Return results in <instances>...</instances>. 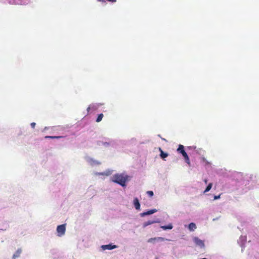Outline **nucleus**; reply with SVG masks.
Instances as JSON below:
<instances>
[{"instance_id":"6e6552de","label":"nucleus","mask_w":259,"mask_h":259,"mask_svg":"<svg viewBox=\"0 0 259 259\" xmlns=\"http://www.w3.org/2000/svg\"><path fill=\"white\" fill-rule=\"evenodd\" d=\"M157 211V210L156 209H148L146 211L143 212L142 213H140V216L141 217H144L146 215H149L151 214H152Z\"/></svg>"},{"instance_id":"6ab92c4d","label":"nucleus","mask_w":259,"mask_h":259,"mask_svg":"<svg viewBox=\"0 0 259 259\" xmlns=\"http://www.w3.org/2000/svg\"><path fill=\"white\" fill-rule=\"evenodd\" d=\"M212 186V184L211 183H209L207 185V186H206L205 190L204 191L203 193H205L209 191L210 190V189H211Z\"/></svg>"},{"instance_id":"c756f323","label":"nucleus","mask_w":259,"mask_h":259,"mask_svg":"<svg viewBox=\"0 0 259 259\" xmlns=\"http://www.w3.org/2000/svg\"><path fill=\"white\" fill-rule=\"evenodd\" d=\"M204 182H205V184H207V180L206 179H205V180H204Z\"/></svg>"},{"instance_id":"20e7f679","label":"nucleus","mask_w":259,"mask_h":259,"mask_svg":"<svg viewBox=\"0 0 259 259\" xmlns=\"http://www.w3.org/2000/svg\"><path fill=\"white\" fill-rule=\"evenodd\" d=\"M57 232L58 233V236L59 237H61L64 235L66 231V225L62 224L58 225L57 227Z\"/></svg>"},{"instance_id":"4be33fe9","label":"nucleus","mask_w":259,"mask_h":259,"mask_svg":"<svg viewBox=\"0 0 259 259\" xmlns=\"http://www.w3.org/2000/svg\"><path fill=\"white\" fill-rule=\"evenodd\" d=\"M146 193L149 197H152L154 195V193L152 191H148Z\"/></svg>"},{"instance_id":"9d476101","label":"nucleus","mask_w":259,"mask_h":259,"mask_svg":"<svg viewBox=\"0 0 259 259\" xmlns=\"http://www.w3.org/2000/svg\"><path fill=\"white\" fill-rule=\"evenodd\" d=\"M246 241V236H241L238 240V243L240 244V246L242 248V251H243V249L244 248V243Z\"/></svg>"},{"instance_id":"f8f14e48","label":"nucleus","mask_w":259,"mask_h":259,"mask_svg":"<svg viewBox=\"0 0 259 259\" xmlns=\"http://www.w3.org/2000/svg\"><path fill=\"white\" fill-rule=\"evenodd\" d=\"M113 170L111 169H107L104 172H96L95 175L98 176H108L111 175Z\"/></svg>"},{"instance_id":"aec40b11","label":"nucleus","mask_w":259,"mask_h":259,"mask_svg":"<svg viewBox=\"0 0 259 259\" xmlns=\"http://www.w3.org/2000/svg\"><path fill=\"white\" fill-rule=\"evenodd\" d=\"M103 113H100L98 115V116L96 119V121L97 122H100L102 119H103Z\"/></svg>"},{"instance_id":"c85d7f7f","label":"nucleus","mask_w":259,"mask_h":259,"mask_svg":"<svg viewBox=\"0 0 259 259\" xmlns=\"http://www.w3.org/2000/svg\"><path fill=\"white\" fill-rule=\"evenodd\" d=\"M98 1H100V2H102L103 3H105V0H98Z\"/></svg>"},{"instance_id":"f257e3e1","label":"nucleus","mask_w":259,"mask_h":259,"mask_svg":"<svg viewBox=\"0 0 259 259\" xmlns=\"http://www.w3.org/2000/svg\"><path fill=\"white\" fill-rule=\"evenodd\" d=\"M110 180L124 188L126 187L130 179V176L125 173H116L111 177Z\"/></svg>"},{"instance_id":"0eeeda50","label":"nucleus","mask_w":259,"mask_h":259,"mask_svg":"<svg viewBox=\"0 0 259 259\" xmlns=\"http://www.w3.org/2000/svg\"><path fill=\"white\" fill-rule=\"evenodd\" d=\"M118 246L116 245L113 244L112 243H109L108 244L102 245L101 246V249L103 250H113L114 249L117 248Z\"/></svg>"},{"instance_id":"b1692460","label":"nucleus","mask_w":259,"mask_h":259,"mask_svg":"<svg viewBox=\"0 0 259 259\" xmlns=\"http://www.w3.org/2000/svg\"><path fill=\"white\" fill-rule=\"evenodd\" d=\"M221 197V195H214L213 196V200H218L219 199H220Z\"/></svg>"},{"instance_id":"9b49d317","label":"nucleus","mask_w":259,"mask_h":259,"mask_svg":"<svg viewBox=\"0 0 259 259\" xmlns=\"http://www.w3.org/2000/svg\"><path fill=\"white\" fill-rule=\"evenodd\" d=\"M133 205L136 210H140L141 204L139 199L137 197H135L133 200Z\"/></svg>"},{"instance_id":"cd10ccee","label":"nucleus","mask_w":259,"mask_h":259,"mask_svg":"<svg viewBox=\"0 0 259 259\" xmlns=\"http://www.w3.org/2000/svg\"><path fill=\"white\" fill-rule=\"evenodd\" d=\"M218 218H214V219H213L212 221H215L218 220Z\"/></svg>"},{"instance_id":"2eb2a0df","label":"nucleus","mask_w":259,"mask_h":259,"mask_svg":"<svg viewBox=\"0 0 259 259\" xmlns=\"http://www.w3.org/2000/svg\"><path fill=\"white\" fill-rule=\"evenodd\" d=\"M22 253V249L18 248L12 256V259H16L19 257Z\"/></svg>"},{"instance_id":"ddd939ff","label":"nucleus","mask_w":259,"mask_h":259,"mask_svg":"<svg viewBox=\"0 0 259 259\" xmlns=\"http://www.w3.org/2000/svg\"><path fill=\"white\" fill-rule=\"evenodd\" d=\"M159 151L160 152L159 155L160 158L162 159L165 160V158L168 156V154L166 152L163 151L160 148H159Z\"/></svg>"},{"instance_id":"412c9836","label":"nucleus","mask_w":259,"mask_h":259,"mask_svg":"<svg viewBox=\"0 0 259 259\" xmlns=\"http://www.w3.org/2000/svg\"><path fill=\"white\" fill-rule=\"evenodd\" d=\"M155 240L156 242H162L165 240V238L161 237H155Z\"/></svg>"},{"instance_id":"a211bd4d","label":"nucleus","mask_w":259,"mask_h":259,"mask_svg":"<svg viewBox=\"0 0 259 259\" xmlns=\"http://www.w3.org/2000/svg\"><path fill=\"white\" fill-rule=\"evenodd\" d=\"M102 104H93L90 105V106H91V109L93 110H96L97 108L100 106H101Z\"/></svg>"},{"instance_id":"7c9ffc66","label":"nucleus","mask_w":259,"mask_h":259,"mask_svg":"<svg viewBox=\"0 0 259 259\" xmlns=\"http://www.w3.org/2000/svg\"><path fill=\"white\" fill-rule=\"evenodd\" d=\"M162 140H164V141H166V140L165 139H164V138H162Z\"/></svg>"},{"instance_id":"1a4fd4ad","label":"nucleus","mask_w":259,"mask_h":259,"mask_svg":"<svg viewBox=\"0 0 259 259\" xmlns=\"http://www.w3.org/2000/svg\"><path fill=\"white\" fill-rule=\"evenodd\" d=\"M159 222H160V220L159 219H153V220H149L147 222H144L143 224V227L144 228H145L149 225H152L154 223H159Z\"/></svg>"},{"instance_id":"5701e85b","label":"nucleus","mask_w":259,"mask_h":259,"mask_svg":"<svg viewBox=\"0 0 259 259\" xmlns=\"http://www.w3.org/2000/svg\"><path fill=\"white\" fill-rule=\"evenodd\" d=\"M148 242L149 243H155L156 241L154 238H151L148 239Z\"/></svg>"},{"instance_id":"393cba45","label":"nucleus","mask_w":259,"mask_h":259,"mask_svg":"<svg viewBox=\"0 0 259 259\" xmlns=\"http://www.w3.org/2000/svg\"><path fill=\"white\" fill-rule=\"evenodd\" d=\"M36 123L35 122H32L30 124L31 127L34 128L35 126Z\"/></svg>"},{"instance_id":"2f4dec72","label":"nucleus","mask_w":259,"mask_h":259,"mask_svg":"<svg viewBox=\"0 0 259 259\" xmlns=\"http://www.w3.org/2000/svg\"><path fill=\"white\" fill-rule=\"evenodd\" d=\"M200 259H207V258H206L205 257H204V258H200Z\"/></svg>"},{"instance_id":"a878e982","label":"nucleus","mask_w":259,"mask_h":259,"mask_svg":"<svg viewBox=\"0 0 259 259\" xmlns=\"http://www.w3.org/2000/svg\"><path fill=\"white\" fill-rule=\"evenodd\" d=\"M49 128H50V127L46 126V127H45V128L43 129V130L42 131V132H46V131L48 130Z\"/></svg>"},{"instance_id":"bb28decb","label":"nucleus","mask_w":259,"mask_h":259,"mask_svg":"<svg viewBox=\"0 0 259 259\" xmlns=\"http://www.w3.org/2000/svg\"><path fill=\"white\" fill-rule=\"evenodd\" d=\"M91 109V106H90V105H89V106L88 107V108L87 109V111L89 112Z\"/></svg>"},{"instance_id":"473e14b6","label":"nucleus","mask_w":259,"mask_h":259,"mask_svg":"<svg viewBox=\"0 0 259 259\" xmlns=\"http://www.w3.org/2000/svg\"><path fill=\"white\" fill-rule=\"evenodd\" d=\"M188 148L189 149H191V147H188Z\"/></svg>"},{"instance_id":"39448f33","label":"nucleus","mask_w":259,"mask_h":259,"mask_svg":"<svg viewBox=\"0 0 259 259\" xmlns=\"http://www.w3.org/2000/svg\"><path fill=\"white\" fill-rule=\"evenodd\" d=\"M86 161L91 166L98 165L101 164V162L90 157H85Z\"/></svg>"},{"instance_id":"423d86ee","label":"nucleus","mask_w":259,"mask_h":259,"mask_svg":"<svg viewBox=\"0 0 259 259\" xmlns=\"http://www.w3.org/2000/svg\"><path fill=\"white\" fill-rule=\"evenodd\" d=\"M193 242L195 243L196 246L202 248L205 246L204 241L200 239L197 237H194L193 238Z\"/></svg>"},{"instance_id":"f3484780","label":"nucleus","mask_w":259,"mask_h":259,"mask_svg":"<svg viewBox=\"0 0 259 259\" xmlns=\"http://www.w3.org/2000/svg\"><path fill=\"white\" fill-rule=\"evenodd\" d=\"M63 138L62 136H46L45 137V139H59Z\"/></svg>"},{"instance_id":"f03ea898","label":"nucleus","mask_w":259,"mask_h":259,"mask_svg":"<svg viewBox=\"0 0 259 259\" xmlns=\"http://www.w3.org/2000/svg\"><path fill=\"white\" fill-rule=\"evenodd\" d=\"M177 151L182 155L186 163L188 164H190L189 157L185 150V147L183 145H179Z\"/></svg>"},{"instance_id":"4468645a","label":"nucleus","mask_w":259,"mask_h":259,"mask_svg":"<svg viewBox=\"0 0 259 259\" xmlns=\"http://www.w3.org/2000/svg\"><path fill=\"white\" fill-rule=\"evenodd\" d=\"M188 230L191 231H194L196 229V225L194 223H190L188 226Z\"/></svg>"},{"instance_id":"dca6fc26","label":"nucleus","mask_w":259,"mask_h":259,"mask_svg":"<svg viewBox=\"0 0 259 259\" xmlns=\"http://www.w3.org/2000/svg\"><path fill=\"white\" fill-rule=\"evenodd\" d=\"M173 228V226L172 224L169 223L166 225L161 226L160 228L163 229V230H171Z\"/></svg>"},{"instance_id":"7ed1b4c3","label":"nucleus","mask_w":259,"mask_h":259,"mask_svg":"<svg viewBox=\"0 0 259 259\" xmlns=\"http://www.w3.org/2000/svg\"><path fill=\"white\" fill-rule=\"evenodd\" d=\"M108 141L104 142L101 141H99L97 142V144L99 146L102 145L105 148H108L110 146L112 147H114L116 145V142L115 140L111 139H107Z\"/></svg>"}]
</instances>
